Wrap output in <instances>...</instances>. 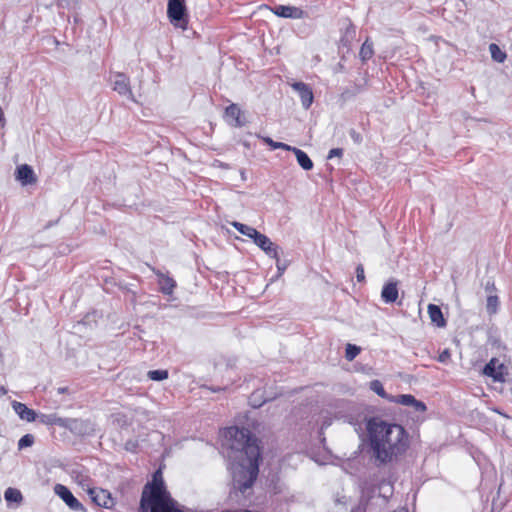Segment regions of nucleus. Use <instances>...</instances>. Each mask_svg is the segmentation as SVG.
Wrapping results in <instances>:
<instances>
[{
  "label": "nucleus",
  "instance_id": "nucleus-1",
  "mask_svg": "<svg viewBox=\"0 0 512 512\" xmlns=\"http://www.w3.org/2000/svg\"><path fill=\"white\" fill-rule=\"evenodd\" d=\"M224 446L231 450L234 488L244 493L249 489L259 471L260 449L257 439L246 428L228 427L222 432Z\"/></svg>",
  "mask_w": 512,
  "mask_h": 512
},
{
  "label": "nucleus",
  "instance_id": "nucleus-2",
  "mask_svg": "<svg viewBox=\"0 0 512 512\" xmlns=\"http://www.w3.org/2000/svg\"><path fill=\"white\" fill-rule=\"evenodd\" d=\"M367 435L371 456L379 464L392 462L409 446L408 434L401 425L380 419L368 421Z\"/></svg>",
  "mask_w": 512,
  "mask_h": 512
},
{
  "label": "nucleus",
  "instance_id": "nucleus-3",
  "mask_svg": "<svg viewBox=\"0 0 512 512\" xmlns=\"http://www.w3.org/2000/svg\"><path fill=\"white\" fill-rule=\"evenodd\" d=\"M141 508L144 512H184L166 490L160 472H156L152 483L145 486Z\"/></svg>",
  "mask_w": 512,
  "mask_h": 512
},
{
  "label": "nucleus",
  "instance_id": "nucleus-4",
  "mask_svg": "<svg viewBox=\"0 0 512 512\" xmlns=\"http://www.w3.org/2000/svg\"><path fill=\"white\" fill-rule=\"evenodd\" d=\"M483 374L494 382L502 383L508 375V368L499 359L492 358L483 368Z\"/></svg>",
  "mask_w": 512,
  "mask_h": 512
},
{
  "label": "nucleus",
  "instance_id": "nucleus-5",
  "mask_svg": "<svg viewBox=\"0 0 512 512\" xmlns=\"http://www.w3.org/2000/svg\"><path fill=\"white\" fill-rule=\"evenodd\" d=\"M54 493L61 498L65 504L73 511H82L83 505L74 497L72 492L62 484H56L54 486Z\"/></svg>",
  "mask_w": 512,
  "mask_h": 512
},
{
  "label": "nucleus",
  "instance_id": "nucleus-6",
  "mask_svg": "<svg viewBox=\"0 0 512 512\" xmlns=\"http://www.w3.org/2000/svg\"><path fill=\"white\" fill-rule=\"evenodd\" d=\"M87 492L96 505L106 509H110L114 506V499L109 491L101 488H89Z\"/></svg>",
  "mask_w": 512,
  "mask_h": 512
},
{
  "label": "nucleus",
  "instance_id": "nucleus-7",
  "mask_svg": "<svg viewBox=\"0 0 512 512\" xmlns=\"http://www.w3.org/2000/svg\"><path fill=\"white\" fill-rule=\"evenodd\" d=\"M167 14L174 25L182 26L180 22L184 20L185 15L184 0H169Z\"/></svg>",
  "mask_w": 512,
  "mask_h": 512
},
{
  "label": "nucleus",
  "instance_id": "nucleus-8",
  "mask_svg": "<svg viewBox=\"0 0 512 512\" xmlns=\"http://www.w3.org/2000/svg\"><path fill=\"white\" fill-rule=\"evenodd\" d=\"M225 118L234 127H242L247 122L244 113L236 104H231L225 109Z\"/></svg>",
  "mask_w": 512,
  "mask_h": 512
},
{
  "label": "nucleus",
  "instance_id": "nucleus-9",
  "mask_svg": "<svg viewBox=\"0 0 512 512\" xmlns=\"http://www.w3.org/2000/svg\"><path fill=\"white\" fill-rule=\"evenodd\" d=\"M113 90L122 96L133 99L129 78L122 73L115 74L113 80Z\"/></svg>",
  "mask_w": 512,
  "mask_h": 512
},
{
  "label": "nucleus",
  "instance_id": "nucleus-10",
  "mask_svg": "<svg viewBox=\"0 0 512 512\" xmlns=\"http://www.w3.org/2000/svg\"><path fill=\"white\" fill-rule=\"evenodd\" d=\"M364 494H368L370 498H374L376 494L382 498L383 502H386L393 494V486L389 481L383 480L379 483L377 488H373L371 491L368 488H364Z\"/></svg>",
  "mask_w": 512,
  "mask_h": 512
},
{
  "label": "nucleus",
  "instance_id": "nucleus-11",
  "mask_svg": "<svg viewBox=\"0 0 512 512\" xmlns=\"http://www.w3.org/2000/svg\"><path fill=\"white\" fill-rule=\"evenodd\" d=\"M392 401L404 406H411L416 412L424 413L427 409L424 402L417 400L410 394L397 395Z\"/></svg>",
  "mask_w": 512,
  "mask_h": 512
},
{
  "label": "nucleus",
  "instance_id": "nucleus-12",
  "mask_svg": "<svg viewBox=\"0 0 512 512\" xmlns=\"http://www.w3.org/2000/svg\"><path fill=\"white\" fill-rule=\"evenodd\" d=\"M291 86L300 96L302 106L308 109L312 105L314 98L311 88L303 82H295Z\"/></svg>",
  "mask_w": 512,
  "mask_h": 512
},
{
  "label": "nucleus",
  "instance_id": "nucleus-13",
  "mask_svg": "<svg viewBox=\"0 0 512 512\" xmlns=\"http://www.w3.org/2000/svg\"><path fill=\"white\" fill-rule=\"evenodd\" d=\"M15 178L23 186L34 184L36 182L34 171L27 164L20 165L16 168Z\"/></svg>",
  "mask_w": 512,
  "mask_h": 512
},
{
  "label": "nucleus",
  "instance_id": "nucleus-14",
  "mask_svg": "<svg viewBox=\"0 0 512 512\" xmlns=\"http://www.w3.org/2000/svg\"><path fill=\"white\" fill-rule=\"evenodd\" d=\"M39 419H40L41 423L46 424V425H58V426H61V427H71L72 428V425H70L68 423V420L60 418V417H57L56 415H45V414H42L39 417ZM69 422H71L73 424L74 428H77L78 425L86 424V422L78 421V420H69Z\"/></svg>",
  "mask_w": 512,
  "mask_h": 512
},
{
  "label": "nucleus",
  "instance_id": "nucleus-15",
  "mask_svg": "<svg viewBox=\"0 0 512 512\" xmlns=\"http://www.w3.org/2000/svg\"><path fill=\"white\" fill-rule=\"evenodd\" d=\"M254 244L257 245L262 251H264L265 254L269 257L274 259L278 258L279 247L273 243L266 235L262 234Z\"/></svg>",
  "mask_w": 512,
  "mask_h": 512
},
{
  "label": "nucleus",
  "instance_id": "nucleus-16",
  "mask_svg": "<svg viewBox=\"0 0 512 512\" xmlns=\"http://www.w3.org/2000/svg\"><path fill=\"white\" fill-rule=\"evenodd\" d=\"M275 15L284 18L300 19L303 18L304 12L295 6L278 5L273 9Z\"/></svg>",
  "mask_w": 512,
  "mask_h": 512
},
{
  "label": "nucleus",
  "instance_id": "nucleus-17",
  "mask_svg": "<svg viewBox=\"0 0 512 512\" xmlns=\"http://www.w3.org/2000/svg\"><path fill=\"white\" fill-rule=\"evenodd\" d=\"M12 408L15 411V413L19 416V418L22 420L32 422L35 421L37 418L36 412L21 402L13 401Z\"/></svg>",
  "mask_w": 512,
  "mask_h": 512
},
{
  "label": "nucleus",
  "instance_id": "nucleus-18",
  "mask_svg": "<svg viewBox=\"0 0 512 512\" xmlns=\"http://www.w3.org/2000/svg\"><path fill=\"white\" fill-rule=\"evenodd\" d=\"M381 298L385 303H394L398 299L397 282L390 281L386 283L382 288Z\"/></svg>",
  "mask_w": 512,
  "mask_h": 512
},
{
  "label": "nucleus",
  "instance_id": "nucleus-19",
  "mask_svg": "<svg viewBox=\"0 0 512 512\" xmlns=\"http://www.w3.org/2000/svg\"><path fill=\"white\" fill-rule=\"evenodd\" d=\"M427 310L429 318L435 326L444 327L446 325V321L439 306L435 304H429Z\"/></svg>",
  "mask_w": 512,
  "mask_h": 512
},
{
  "label": "nucleus",
  "instance_id": "nucleus-20",
  "mask_svg": "<svg viewBox=\"0 0 512 512\" xmlns=\"http://www.w3.org/2000/svg\"><path fill=\"white\" fill-rule=\"evenodd\" d=\"M292 152L295 154L297 162L302 169L309 171L313 168L312 160L304 151L293 147Z\"/></svg>",
  "mask_w": 512,
  "mask_h": 512
},
{
  "label": "nucleus",
  "instance_id": "nucleus-21",
  "mask_svg": "<svg viewBox=\"0 0 512 512\" xmlns=\"http://www.w3.org/2000/svg\"><path fill=\"white\" fill-rule=\"evenodd\" d=\"M158 284L160 286L161 292L167 295L172 294L176 286V282L172 278L164 274L158 275Z\"/></svg>",
  "mask_w": 512,
  "mask_h": 512
},
{
  "label": "nucleus",
  "instance_id": "nucleus-22",
  "mask_svg": "<svg viewBox=\"0 0 512 512\" xmlns=\"http://www.w3.org/2000/svg\"><path fill=\"white\" fill-rule=\"evenodd\" d=\"M489 52L491 54V58L498 63H503L506 58L507 54L504 52L497 44L491 43L489 45Z\"/></svg>",
  "mask_w": 512,
  "mask_h": 512
},
{
  "label": "nucleus",
  "instance_id": "nucleus-23",
  "mask_svg": "<svg viewBox=\"0 0 512 512\" xmlns=\"http://www.w3.org/2000/svg\"><path fill=\"white\" fill-rule=\"evenodd\" d=\"M4 498L7 502H14L17 504H20L23 500V496L20 490L12 487L6 489Z\"/></svg>",
  "mask_w": 512,
  "mask_h": 512
},
{
  "label": "nucleus",
  "instance_id": "nucleus-24",
  "mask_svg": "<svg viewBox=\"0 0 512 512\" xmlns=\"http://www.w3.org/2000/svg\"><path fill=\"white\" fill-rule=\"evenodd\" d=\"M374 54L373 44L367 39L361 46L359 56L363 62L369 60Z\"/></svg>",
  "mask_w": 512,
  "mask_h": 512
},
{
  "label": "nucleus",
  "instance_id": "nucleus-25",
  "mask_svg": "<svg viewBox=\"0 0 512 512\" xmlns=\"http://www.w3.org/2000/svg\"><path fill=\"white\" fill-rule=\"evenodd\" d=\"M499 307V299L496 295H489L486 300V310L490 315L497 312Z\"/></svg>",
  "mask_w": 512,
  "mask_h": 512
},
{
  "label": "nucleus",
  "instance_id": "nucleus-26",
  "mask_svg": "<svg viewBox=\"0 0 512 512\" xmlns=\"http://www.w3.org/2000/svg\"><path fill=\"white\" fill-rule=\"evenodd\" d=\"M262 140L268 144L269 146H271L272 149H283V150H286V151H292L293 147L288 145V144H285V143H282V142H275L273 141L271 138L269 137H262Z\"/></svg>",
  "mask_w": 512,
  "mask_h": 512
},
{
  "label": "nucleus",
  "instance_id": "nucleus-27",
  "mask_svg": "<svg viewBox=\"0 0 512 512\" xmlns=\"http://www.w3.org/2000/svg\"><path fill=\"white\" fill-rule=\"evenodd\" d=\"M148 378L153 381H162L168 378L167 370H150L147 373Z\"/></svg>",
  "mask_w": 512,
  "mask_h": 512
},
{
  "label": "nucleus",
  "instance_id": "nucleus-28",
  "mask_svg": "<svg viewBox=\"0 0 512 512\" xmlns=\"http://www.w3.org/2000/svg\"><path fill=\"white\" fill-rule=\"evenodd\" d=\"M231 225L238 231L240 232L242 235L248 237L250 232H252V229L253 227L251 226H248L246 224H243V223H240V222H237V221H233L231 222Z\"/></svg>",
  "mask_w": 512,
  "mask_h": 512
},
{
  "label": "nucleus",
  "instance_id": "nucleus-29",
  "mask_svg": "<svg viewBox=\"0 0 512 512\" xmlns=\"http://www.w3.org/2000/svg\"><path fill=\"white\" fill-rule=\"evenodd\" d=\"M360 353V348L353 344H347L345 357L348 361H352Z\"/></svg>",
  "mask_w": 512,
  "mask_h": 512
},
{
  "label": "nucleus",
  "instance_id": "nucleus-30",
  "mask_svg": "<svg viewBox=\"0 0 512 512\" xmlns=\"http://www.w3.org/2000/svg\"><path fill=\"white\" fill-rule=\"evenodd\" d=\"M34 443V436L32 434H25L18 441V448L23 449L32 446Z\"/></svg>",
  "mask_w": 512,
  "mask_h": 512
},
{
  "label": "nucleus",
  "instance_id": "nucleus-31",
  "mask_svg": "<svg viewBox=\"0 0 512 512\" xmlns=\"http://www.w3.org/2000/svg\"><path fill=\"white\" fill-rule=\"evenodd\" d=\"M370 389L375 392L377 395H379L380 397H385L386 396V392L383 388V385L382 383L379 381V380H373L371 383H370Z\"/></svg>",
  "mask_w": 512,
  "mask_h": 512
},
{
  "label": "nucleus",
  "instance_id": "nucleus-32",
  "mask_svg": "<svg viewBox=\"0 0 512 512\" xmlns=\"http://www.w3.org/2000/svg\"><path fill=\"white\" fill-rule=\"evenodd\" d=\"M450 351L448 349L443 350L438 356V361L441 363H446L450 359Z\"/></svg>",
  "mask_w": 512,
  "mask_h": 512
},
{
  "label": "nucleus",
  "instance_id": "nucleus-33",
  "mask_svg": "<svg viewBox=\"0 0 512 512\" xmlns=\"http://www.w3.org/2000/svg\"><path fill=\"white\" fill-rule=\"evenodd\" d=\"M343 155V149L341 148H333L328 153V159H332L334 157H341Z\"/></svg>",
  "mask_w": 512,
  "mask_h": 512
},
{
  "label": "nucleus",
  "instance_id": "nucleus-34",
  "mask_svg": "<svg viewBox=\"0 0 512 512\" xmlns=\"http://www.w3.org/2000/svg\"><path fill=\"white\" fill-rule=\"evenodd\" d=\"M356 278L359 282L365 280L364 268L362 265H358L356 268Z\"/></svg>",
  "mask_w": 512,
  "mask_h": 512
},
{
  "label": "nucleus",
  "instance_id": "nucleus-35",
  "mask_svg": "<svg viewBox=\"0 0 512 512\" xmlns=\"http://www.w3.org/2000/svg\"><path fill=\"white\" fill-rule=\"evenodd\" d=\"M277 263H276V266H277V270H278V277L282 276V274L284 273V271L286 270V265L285 264H282L280 261H279V257L276 259Z\"/></svg>",
  "mask_w": 512,
  "mask_h": 512
},
{
  "label": "nucleus",
  "instance_id": "nucleus-36",
  "mask_svg": "<svg viewBox=\"0 0 512 512\" xmlns=\"http://www.w3.org/2000/svg\"><path fill=\"white\" fill-rule=\"evenodd\" d=\"M262 235V233H260L259 231H257L255 228L252 229V232H250L248 238L252 239L253 242L255 243V241Z\"/></svg>",
  "mask_w": 512,
  "mask_h": 512
},
{
  "label": "nucleus",
  "instance_id": "nucleus-37",
  "mask_svg": "<svg viewBox=\"0 0 512 512\" xmlns=\"http://www.w3.org/2000/svg\"><path fill=\"white\" fill-rule=\"evenodd\" d=\"M350 135L352 137V139L356 142V143H360L361 142V136L360 134H358L357 132H355L354 130L350 132Z\"/></svg>",
  "mask_w": 512,
  "mask_h": 512
},
{
  "label": "nucleus",
  "instance_id": "nucleus-38",
  "mask_svg": "<svg viewBox=\"0 0 512 512\" xmlns=\"http://www.w3.org/2000/svg\"><path fill=\"white\" fill-rule=\"evenodd\" d=\"M485 289L487 292H492L495 290L494 283L487 282Z\"/></svg>",
  "mask_w": 512,
  "mask_h": 512
},
{
  "label": "nucleus",
  "instance_id": "nucleus-39",
  "mask_svg": "<svg viewBox=\"0 0 512 512\" xmlns=\"http://www.w3.org/2000/svg\"><path fill=\"white\" fill-rule=\"evenodd\" d=\"M251 401H252V405H253L254 407H258V406H261V405H262V403H256V402L253 400V398L251 399Z\"/></svg>",
  "mask_w": 512,
  "mask_h": 512
},
{
  "label": "nucleus",
  "instance_id": "nucleus-40",
  "mask_svg": "<svg viewBox=\"0 0 512 512\" xmlns=\"http://www.w3.org/2000/svg\"><path fill=\"white\" fill-rule=\"evenodd\" d=\"M58 391L59 393H64L66 391V388H59Z\"/></svg>",
  "mask_w": 512,
  "mask_h": 512
},
{
  "label": "nucleus",
  "instance_id": "nucleus-41",
  "mask_svg": "<svg viewBox=\"0 0 512 512\" xmlns=\"http://www.w3.org/2000/svg\"><path fill=\"white\" fill-rule=\"evenodd\" d=\"M352 512H363V511L361 510V508H357L356 510H354Z\"/></svg>",
  "mask_w": 512,
  "mask_h": 512
},
{
  "label": "nucleus",
  "instance_id": "nucleus-42",
  "mask_svg": "<svg viewBox=\"0 0 512 512\" xmlns=\"http://www.w3.org/2000/svg\"><path fill=\"white\" fill-rule=\"evenodd\" d=\"M396 512H408V510H406V509H400V510H398V511H396Z\"/></svg>",
  "mask_w": 512,
  "mask_h": 512
},
{
  "label": "nucleus",
  "instance_id": "nucleus-43",
  "mask_svg": "<svg viewBox=\"0 0 512 512\" xmlns=\"http://www.w3.org/2000/svg\"><path fill=\"white\" fill-rule=\"evenodd\" d=\"M0 393H6V390L2 389L0 390Z\"/></svg>",
  "mask_w": 512,
  "mask_h": 512
},
{
  "label": "nucleus",
  "instance_id": "nucleus-44",
  "mask_svg": "<svg viewBox=\"0 0 512 512\" xmlns=\"http://www.w3.org/2000/svg\"><path fill=\"white\" fill-rule=\"evenodd\" d=\"M0 393H6V390L2 389L0 390Z\"/></svg>",
  "mask_w": 512,
  "mask_h": 512
}]
</instances>
